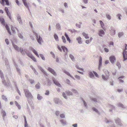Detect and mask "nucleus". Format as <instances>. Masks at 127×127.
<instances>
[{"mask_svg": "<svg viewBox=\"0 0 127 127\" xmlns=\"http://www.w3.org/2000/svg\"><path fill=\"white\" fill-rule=\"evenodd\" d=\"M0 22H1L2 24L4 26H5V28L7 31L11 35V33L10 31L9 28L8 26L7 25H5L4 22V19L2 17H0Z\"/></svg>", "mask_w": 127, "mask_h": 127, "instance_id": "obj_1", "label": "nucleus"}, {"mask_svg": "<svg viewBox=\"0 0 127 127\" xmlns=\"http://www.w3.org/2000/svg\"><path fill=\"white\" fill-rule=\"evenodd\" d=\"M24 92L26 96L28 99H32L33 98V96L28 90L27 89L24 90Z\"/></svg>", "mask_w": 127, "mask_h": 127, "instance_id": "obj_2", "label": "nucleus"}, {"mask_svg": "<svg viewBox=\"0 0 127 127\" xmlns=\"http://www.w3.org/2000/svg\"><path fill=\"white\" fill-rule=\"evenodd\" d=\"M33 33H34V34L35 35L37 42L39 44H41V42H42V39L41 37L39 36H38L37 34L34 32H33Z\"/></svg>", "mask_w": 127, "mask_h": 127, "instance_id": "obj_3", "label": "nucleus"}, {"mask_svg": "<svg viewBox=\"0 0 127 127\" xmlns=\"http://www.w3.org/2000/svg\"><path fill=\"white\" fill-rule=\"evenodd\" d=\"M47 70L54 75L56 76L57 75L56 73L54 70L53 69H52L51 68L49 67L48 68Z\"/></svg>", "mask_w": 127, "mask_h": 127, "instance_id": "obj_4", "label": "nucleus"}, {"mask_svg": "<svg viewBox=\"0 0 127 127\" xmlns=\"http://www.w3.org/2000/svg\"><path fill=\"white\" fill-rule=\"evenodd\" d=\"M13 47L16 50L18 51H20L23 54V50L22 49H19L18 46L15 45H13Z\"/></svg>", "mask_w": 127, "mask_h": 127, "instance_id": "obj_5", "label": "nucleus"}, {"mask_svg": "<svg viewBox=\"0 0 127 127\" xmlns=\"http://www.w3.org/2000/svg\"><path fill=\"white\" fill-rule=\"evenodd\" d=\"M109 59L111 63H113L116 60L115 57L114 56H112L110 57Z\"/></svg>", "mask_w": 127, "mask_h": 127, "instance_id": "obj_6", "label": "nucleus"}, {"mask_svg": "<svg viewBox=\"0 0 127 127\" xmlns=\"http://www.w3.org/2000/svg\"><path fill=\"white\" fill-rule=\"evenodd\" d=\"M5 10L6 11V12L7 14V15L9 16V18L11 20V17L10 13H9L8 11V8L7 7H5Z\"/></svg>", "mask_w": 127, "mask_h": 127, "instance_id": "obj_7", "label": "nucleus"}, {"mask_svg": "<svg viewBox=\"0 0 127 127\" xmlns=\"http://www.w3.org/2000/svg\"><path fill=\"white\" fill-rule=\"evenodd\" d=\"M4 2H6V4L7 5H9L8 1V0H2L1 3L3 5H4Z\"/></svg>", "mask_w": 127, "mask_h": 127, "instance_id": "obj_8", "label": "nucleus"}, {"mask_svg": "<svg viewBox=\"0 0 127 127\" xmlns=\"http://www.w3.org/2000/svg\"><path fill=\"white\" fill-rule=\"evenodd\" d=\"M123 56L124 61L126 60L127 59V52H123Z\"/></svg>", "mask_w": 127, "mask_h": 127, "instance_id": "obj_9", "label": "nucleus"}, {"mask_svg": "<svg viewBox=\"0 0 127 127\" xmlns=\"http://www.w3.org/2000/svg\"><path fill=\"white\" fill-rule=\"evenodd\" d=\"M76 39L79 43L81 44L82 43V38L80 37H77Z\"/></svg>", "mask_w": 127, "mask_h": 127, "instance_id": "obj_10", "label": "nucleus"}, {"mask_svg": "<svg viewBox=\"0 0 127 127\" xmlns=\"http://www.w3.org/2000/svg\"><path fill=\"white\" fill-rule=\"evenodd\" d=\"M61 47L64 52L66 53H67L68 51V50L67 48H66L64 46H62Z\"/></svg>", "mask_w": 127, "mask_h": 127, "instance_id": "obj_11", "label": "nucleus"}, {"mask_svg": "<svg viewBox=\"0 0 127 127\" xmlns=\"http://www.w3.org/2000/svg\"><path fill=\"white\" fill-rule=\"evenodd\" d=\"M53 81L54 82V83L55 85L59 87H61V85L58 82L54 79H53Z\"/></svg>", "mask_w": 127, "mask_h": 127, "instance_id": "obj_12", "label": "nucleus"}, {"mask_svg": "<svg viewBox=\"0 0 127 127\" xmlns=\"http://www.w3.org/2000/svg\"><path fill=\"white\" fill-rule=\"evenodd\" d=\"M104 72L106 76L109 77L110 75L109 72L108 71L104 70Z\"/></svg>", "mask_w": 127, "mask_h": 127, "instance_id": "obj_13", "label": "nucleus"}, {"mask_svg": "<svg viewBox=\"0 0 127 127\" xmlns=\"http://www.w3.org/2000/svg\"><path fill=\"white\" fill-rule=\"evenodd\" d=\"M16 29L17 30H18L15 27H14L13 26L11 27V30L12 32V33L13 34H15V30Z\"/></svg>", "mask_w": 127, "mask_h": 127, "instance_id": "obj_14", "label": "nucleus"}, {"mask_svg": "<svg viewBox=\"0 0 127 127\" xmlns=\"http://www.w3.org/2000/svg\"><path fill=\"white\" fill-rule=\"evenodd\" d=\"M24 118L25 120V127H28L26 120V117L25 116H24Z\"/></svg>", "mask_w": 127, "mask_h": 127, "instance_id": "obj_15", "label": "nucleus"}, {"mask_svg": "<svg viewBox=\"0 0 127 127\" xmlns=\"http://www.w3.org/2000/svg\"><path fill=\"white\" fill-rule=\"evenodd\" d=\"M104 32L103 30H101L99 31V35L100 36H102V35H104Z\"/></svg>", "mask_w": 127, "mask_h": 127, "instance_id": "obj_16", "label": "nucleus"}, {"mask_svg": "<svg viewBox=\"0 0 127 127\" xmlns=\"http://www.w3.org/2000/svg\"><path fill=\"white\" fill-rule=\"evenodd\" d=\"M64 72L68 75L70 76L74 80H75L74 78L72 76H71L68 72L65 71H64Z\"/></svg>", "mask_w": 127, "mask_h": 127, "instance_id": "obj_17", "label": "nucleus"}, {"mask_svg": "<svg viewBox=\"0 0 127 127\" xmlns=\"http://www.w3.org/2000/svg\"><path fill=\"white\" fill-rule=\"evenodd\" d=\"M64 72L68 75L70 76L74 80H75L74 78L72 76H71L68 72L65 71H64Z\"/></svg>", "mask_w": 127, "mask_h": 127, "instance_id": "obj_18", "label": "nucleus"}, {"mask_svg": "<svg viewBox=\"0 0 127 127\" xmlns=\"http://www.w3.org/2000/svg\"><path fill=\"white\" fill-rule=\"evenodd\" d=\"M102 79L104 80H108L109 77L107 76H105L103 75H102Z\"/></svg>", "mask_w": 127, "mask_h": 127, "instance_id": "obj_19", "label": "nucleus"}, {"mask_svg": "<svg viewBox=\"0 0 127 127\" xmlns=\"http://www.w3.org/2000/svg\"><path fill=\"white\" fill-rule=\"evenodd\" d=\"M1 113L2 116L3 118L6 116V114L5 112L4 111L2 110L1 111Z\"/></svg>", "mask_w": 127, "mask_h": 127, "instance_id": "obj_20", "label": "nucleus"}, {"mask_svg": "<svg viewBox=\"0 0 127 127\" xmlns=\"http://www.w3.org/2000/svg\"><path fill=\"white\" fill-rule=\"evenodd\" d=\"M65 35L66 37L67 40L69 42H70L71 41L70 40V39L68 35L66 33H65Z\"/></svg>", "mask_w": 127, "mask_h": 127, "instance_id": "obj_21", "label": "nucleus"}, {"mask_svg": "<svg viewBox=\"0 0 127 127\" xmlns=\"http://www.w3.org/2000/svg\"><path fill=\"white\" fill-rule=\"evenodd\" d=\"M82 34L83 36H84L87 39L89 38V37L87 34L85 32H83L82 33Z\"/></svg>", "mask_w": 127, "mask_h": 127, "instance_id": "obj_22", "label": "nucleus"}, {"mask_svg": "<svg viewBox=\"0 0 127 127\" xmlns=\"http://www.w3.org/2000/svg\"><path fill=\"white\" fill-rule=\"evenodd\" d=\"M99 68L102 64V58L101 57H100V59L99 60Z\"/></svg>", "mask_w": 127, "mask_h": 127, "instance_id": "obj_23", "label": "nucleus"}, {"mask_svg": "<svg viewBox=\"0 0 127 127\" xmlns=\"http://www.w3.org/2000/svg\"><path fill=\"white\" fill-rule=\"evenodd\" d=\"M32 52L35 54V55L38 57L39 58V56L37 53V52L35 49L33 50Z\"/></svg>", "mask_w": 127, "mask_h": 127, "instance_id": "obj_24", "label": "nucleus"}, {"mask_svg": "<svg viewBox=\"0 0 127 127\" xmlns=\"http://www.w3.org/2000/svg\"><path fill=\"white\" fill-rule=\"evenodd\" d=\"M2 82L4 84L5 86H8V85L9 86L10 85L9 84L10 83V82H8V85H7V84H6V83L5 82V81L3 79H2Z\"/></svg>", "mask_w": 127, "mask_h": 127, "instance_id": "obj_25", "label": "nucleus"}, {"mask_svg": "<svg viewBox=\"0 0 127 127\" xmlns=\"http://www.w3.org/2000/svg\"><path fill=\"white\" fill-rule=\"evenodd\" d=\"M15 103L17 107L19 109H21V106L20 105H19L16 101L15 102Z\"/></svg>", "mask_w": 127, "mask_h": 127, "instance_id": "obj_26", "label": "nucleus"}, {"mask_svg": "<svg viewBox=\"0 0 127 127\" xmlns=\"http://www.w3.org/2000/svg\"><path fill=\"white\" fill-rule=\"evenodd\" d=\"M89 74L90 77L91 78H93L94 77V75L93 73L91 72H89Z\"/></svg>", "mask_w": 127, "mask_h": 127, "instance_id": "obj_27", "label": "nucleus"}, {"mask_svg": "<svg viewBox=\"0 0 127 127\" xmlns=\"http://www.w3.org/2000/svg\"><path fill=\"white\" fill-rule=\"evenodd\" d=\"M56 28L59 29L60 30L61 29V27L59 24H57L56 25Z\"/></svg>", "mask_w": 127, "mask_h": 127, "instance_id": "obj_28", "label": "nucleus"}, {"mask_svg": "<svg viewBox=\"0 0 127 127\" xmlns=\"http://www.w3.org/2000/svg\"><path fill=\"white\" fill-rule=\"evenodd\" d=\"M17 19L19 23L22 24V23L21 18L19 16H18L17 17Z\"/></svg>", "mask_w": 127, "mask_h": 127, "instance_id": "obj_29", "label": "nucleus"}, {"mask_svg": "<svg viewBox=\"0 0 127 127\" xmlns=\"http://www.w3.org/2000/svg\"><path fill=\"white\" fill-rule=\"evenodd\" d=\"M99 21L101 27L104 30H105L104 28L103 27V26H104V24L101 21Z\"/></svg>", "mask_w": 127, "mask_h": 127, "instance_id": "obj_30", "label": "nucleus"}, {"mask_svg": "<svg viewBox=\"0 0 127 127\" xmlns=\"http://www.w3.org/2000/svg\"><path fill=\"white\" fill-rule=\"evenodd\" d=\"M54 37L55 40L56 41H58L59 40L58 37L56 34H55L54 35Z\"/></svg>", "mask_w": 127, "mask_h": 127, "instance_id": "obj_31", "label": "nucleus"}, {"mask_svg": "<svg viewBox=\"0 0 127 127\" xmlns=\"http://www.w3.org/2000/svg\"><path fill=\"white\" fill-rule=\"evenodd\" d=\"M124 34L123 33V32H120L118 33V36L120 37L123 36Z\"/></svg>", "mask_w": 127, "mask_h": 127, "instance_id": "obj_32", "label": "nucleus"}, {"mask_svg": "<svg viewBox=\"0 0 127 127\" xmlns=\"http://www.w3.org/2000/svg\"><path fill=\"white\" fill-rule=\"evenodd\" d=\"M66 94L68 95H71L72 94V93L69 91L66 92Z\"/></svg>", "mask_w": 127, "mask_h": 127, "instance_id": "obj_33", "label": "nucleus"}, {"mask_svg": "<svg viewBox=\"0 0 127 127\" xmlns=\"http://www.w3.org/2000/svg\"><path fill=\"white\" fill-rule=\"evenodd\" d=\"M62 39L63 40V42L64 43H65L66 42V41L65 38L64 36H62Z\"/></svg>", "mask_w": 127, "mask_h": 127, "instance_id": "obj_34", "label": "nucleus"}, {"mask_svg": "<svg viewBox=\"0 0 127 127\" xmlns=\"http://www.w3.org/2000/svg\"><path fill=\"white\" fill-rule=\"evenodd\" d=\"M31 67L32 68V69L34 71V73L36 74H37V73L36 72V71L35 70V69L31 65Z\"/></svg>", "mask_w": 127, "mask_h": 127, "instance_id": "obj_35", "label": "nucleus"}, {"mask_svg": "<svg viewBox=\"0 0 127 127\" xmlns=\"http://www.w3.org/2000/svg\"><path fill=\"white\" fill-rule=\"evenodd\" d=\"M31 67L32 68V69L34 71V73L36 74H37V73L36 72V71L35 70V69L31 65Z\"/></svg>", "mask_w": 127, "mask_h": 127, "instance_id": "obj_36", "label": "nucleus"}, {"mask_svg": "<svg viewBox=\"0 0 127 127\" xmlns=\"http://www.w3.org/2000/svg\"><path fill=\"white\" fill-rule=\"evenodd\" d=\"M69 56L72 61H74V56L72 55L71 54Z\"/></svg>", "mask_w": 127, "mask_h": 127, "instance_id": "obj_37", "label": "nucleus"}, {"mask_svg": "<svg viewBox=\"0 0 127 127\" xmlns=\"http://www.w3.org/2000/svg\"><path fill=\"white\" fill-rule=\"evenodd\" d=\"M35 87L37 89H39L40 87V84L38 83L35 85Z\"/></svg>", "mask_w": 127, "mask_h": 127, "instance_id": "obj_38", "label": "nucleus"}, {"mask_svg": "<svg viewBox=\"0 0 127 127\" xmlns=\"http://www.w3.org/2000/svg\"><path fill=\"white\" fill-rule=\"evenodd\" d=\"M37 98L39 100H40L42 99V97L39 94H38L37 95Z\"/></svg>", "mask_w": 127, "mask_h": 127, "instance_id": "obj_39", "label": "nucleus"}, {"mask_svg": "<svg viewBox=\"0 0 127 127\" xmlns=\"http://www.w3.org/2000/svg\"><path fill=\"white\" fill-rule=\"evenodd\" d=\"M118 105L119 106L122 108H125V107L124 106V105H123L121 103H119L118 104Z\"/></svg>", "mask_w": 127, "mask_h": 127, "instance_id": "obj_40", "label": "nucleus"}, {"mask_svg": "<svg viewBox=\"0 0 127 127\" xmlns=\"http://www.w3.org/2000/svg\"><path fill=\"white\" fill-rule=\"evenodd\" d=\"M2 99L5 100H7V98L4 95H2Z\"/></svg>", "mask_w": 127, "mask_h": 127, "instance_id": "obj_41", "label": "nucleus"}, {"mask_svg": "<svg viewBox=\"0 0 127 127\" xmlns=\"http://www.w3.org/2000/svg\"><path fill=\"white\" fill-rule=\"evenodd\" d=\"M39 55L43 60H45V58L43 55L42 54H40Z\"/></svg>", "mask_w": 127, "mask_h": 127, "instance_id": "obj_42", "label": "nucleus"}, {"mask_svg": "<svg viewBox=\"0 0 127 127\" xmlns=\"http://www.w3.org/2000/svg\"><path fill=\"white\" fill-rule=\"evenodd\" d=\"M127 49V44H125V48L123 52H127L126 51V50Z\"/></svg>", "mask_w": 127, "mask_h": 127, "instance_id": "obj_43", "label": "nucleus"}, {"mask_svg": "<svg viewBox=\"0 0 127 127\" xmlns=\"http://www.w3.org/2000/svg\"><path fill=\"white\" fill-rule=\"evenodd\" d=\"M31 58L32 59L34 62H36V61L35 58L33 56H32Z\"/></svg>", "mask_w": 127, "mask_h": 127, "instance_id": "obj_44", "label": "nucleus"}, {"mask_svg": "<svg viewBox=\"0 0 127 127\" xmlns=\"http://www.w3.org/2000/svg\"><path fill=\"white\" fill-rule=\"evenodd\" d=\"M27 54L28 56L31 58L33 56L32 54H30V53H27Z\"/></svg>", "mask_w": 127, "mask_h": 127, "instance_id": "obj_45", "label": "nucleus"}, {"mask_svg": "<svg viewBox=\"0 0 127 127\" xmlns=\"http://www.w3.org/2000/svg\"><path fill=\"white\" fill-rule=\"evenodd\" d=\"M93 72L94 73V74H95V76L96 77H99L98 75L97 74V73L96 72L94 71H93Z\"/></svg>", "mask_w": 127, "mask_h": 127, "instance_id": "obj_46", "label": "nucleus"}, {"mask_svg": "<svg viewBox=\"0 0 127 127\" xmlns=\"http://www.w3.org/2000/svg\"><path fill=\"white\" fill-rule=\"evenodd\" d=\"M23 3L29 9V7L28 6V4L26 2V1L23 2Z\"/></svg>", "mask_w": 127, "mask_h": 127, "instance_id": "obj_47", "label": "nucleus"}, {"mask_svg": "<svg viewBox=\"0 0 127 127\" xmlns=\"http://www.w3.org/2000/svg\"><path fill=\"white\" fill-rule=\"evenodd\" d=\"M41 71L42 72L44 73L46 75H47V73L45 72V71L42 68L41 69Z\"/></svg>", "mask_w": 127, "mask_h": 127, "instance_id": "obj_48", "label": "nucleus"}, {"mask_svg": "<svg viewBox=\"0 0 127 127\" xmlns=\"http://www.w3.org/2000/svg\"><path fill=\"white\" fill-rule=\"evenodd\" d=\"M105 122L106 123H108L110 122H111V120H108L107 119H105Z\"/></svg>", "mask_w": 127, "mask_h": 127, "instance_id": "obj_49", "label": "nucleus"}, {"mask_svg": "<svg viewBox=\"0 0 127 127\" xmlns=\"http://www.w3.org/2000/svg\"><path fill=\"white\" fill-rule=\"evenodd\" d=\"M60 122L61 123L63 124H66V122L65 121H64L63 120H61L60 121Z\"/></svg>", "mask_w": 127, "mask_h": 127, "instance_id": "obj_50", "label": "nucleus"}, {"mask_svg": "<svg viewBox=\"0 0 127 127\" xmlns=\"http://www.w3.org/2000/svg\"><path fill=\"white\" fill-rule=\"evenodd\" d=\"M75 78H76L77 79H80V77L78 75H76L75 76Z\"/></svg>", "mask_w": 127, "mask_h": 127, "instance_id": "obj_51", "label": "nucleus"}, {"mask_svg": "<svg viewBox=\"0 0 127 127\" xmlns=\"http://www.w3.org/2000/svg\"><path fill=\"white\" fill-rule=\"evenodd\" d=\"M49 94V92L48 91H46V92L45 93V94L46 95H48Z\"/></svg>", "mask_w": 127, "mask_h": 127, "instance_id": "obj_52", "label": "nucleus"}, {"mask_svg": "<svg viewBox=\"0 0 127 127\" xmlns=\"http://www.w3.org/2000/svg\"><path fill=\"white\" fill-rule=\"evenodd\" d=\"M5 41L7 44V45L9 44V43L8 40L7 39H6L5 40Z\"/></svg>", "mask_w": 127, "mask_h": 127, "instance_id": "obj_53", "label": "nucleus"}, {"mask_svg": "<svg viewBox=\"0 0 127 127\" xmlns=\"http://www.w3.org/2000/svg\"><path fill=\"white\" fill-rule=\"evenodd\" d=\"M63 97H64L66 99L67 97H66V96L65 95V93H63Z\"/></svg>", "mask_w": 127, "mask_h": 127, "instance_id": "obj_54", "label": "nucleus"}, {"mask_svg": "<svg viewBox=\"0 0 127 127\" xmlns=\"http://www.w3.org/2000/svg\"><path fill=\"white\" fill-rule=\"evenodd\" d=\"M106 17L107 18L109 19H111V16L109 15H107Z\"/></svg>", "mask_w": 127, "mask_h": 127, "instance_id": "obj_55", "label": "nucleus"}, {"mask_svg": "<svg viewBox=\"0 0 127 127\" xmlns=\"http://www.w3.org/2000/svg\"><path fill=\"white\" fill-rule=\"evenodd\" d=\"M72 92L74 93H76L77 92V91H76V90L74 89H72Z\"/></svg>", "mask_w": 127, "mask_h": 127, "instance_id": "obj_56", "label": "nucleus"}, {"mask_svg": "<svg viewBox=\"0 0 127 127\" xmlns=\"http://www.w3.org/2000/svg\"><path fill=\"white\" fill-rule=\"evenodd\" d=\"M60 116L61 118H64L65 117V116L64 114H61L60 115Z\"/></svg>", "mask_w": 127, "mask_h": 127, "instance_id": "obj_57", "label": "nucleus"}, {"mask_svg": "<svg viewBox=\"0 0 127 127\" xmlns=\"http://www.w3.org/2000/svg\"><path fill=\"white\" fill-rule=\"evenodd\" d=\"M66 83L68 84H69L70 83V81L68 79H67L66 81Z\"/></svg>", "mask_w": 127, "mask_h": 127, "instance_id": "obj_58", "label": "nucleus"}, {"mask_svg": "<svg viewBox=\"0 0 127 127\" xmlns=\"http://www.w3.org/2000/svg\"><path fill=\"white\" fill-rule=\"evenodd\" d=\"M30 82L32 84L34 82V81L32 79L30 80Z\"/></svg>", "mask_w": 127, "mask_h": 127, "instance_id": "obj_59", "label": "nucleus"}, {"mask_svg": "<svg viewBox=\"0 0 127 127\" xmlns=\"http://www.w3.org/2000/svg\"><path fill=\"white\" fill-rule=\"evenodd\" d=\"M59 114V111H56V114L57 116H58Z\"/></svg>", "mask_w": 127, "mask_h": 127, "instance_id": "obj_60", "label": "nucleus"}, {"mask_svg": "<svg viewBox=\"0 0 127 127\" xmlns=\"http://www.w3.org/2000/svg\"><path fill=\"white\" fill-rule=\"evenodd\" d=\"M91 100L94 101V102H96L97 101L96 99L95 98H92L91 99Z\"/></svg>", "mask_w": 127, "mask_h": 127, "instance_id": "obj_61", "label": "nucleus"}, {"mask_svg": "<svg viewBox=\"0 0 127 127\" xmlns=\"http://www.w3.org/2000/svg\"><path fill=\"white\" fill-rule=\"evenodd\" d=\"M57 48L61 52L62 51V49L60 47V46H57Z\"/></svg>", "mask_w": 127, "mask_h": 127, "instance_id": "obj_62", "label": "nucleus"}, {"mask_svg": "<svg viewBox=\"0 0 127 127\" xmlns=\"http://www.w3.org/2000/svg\"><path fill=\"white\" fill-rule=\"evenodd\" d=\"M104 49L105 51L106 52H108L109 51V50L108 49H107V48H105Z\"/></svg>", "mask_w": 127, "mask_h": 127, "instance_id": "obj_63", "label": "nucleus"}, {"mask_svg": "<svg viewBox=\"0 0 127 127\" xmlns=\"http://www.w3.org/2000/svg\"><path fill=\"white\" fill-rule=\"evenodd\" d=\"M19 37L21 38H22L23 37V36L21 34H19Z\"/></svg>", "mask_w": 127, "mask_h": 127, "instance_id": "obj_64", "label": "nucleus"}]
</instances>
